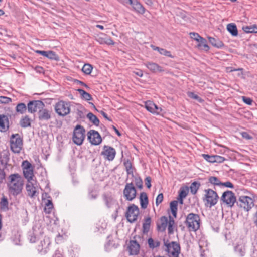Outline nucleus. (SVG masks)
Listing matches in <instances>:
<instances>
[{"label":"nucleus","mask_w":257,"mask_h":257,"mask_svg":"<svg viewBox=\"0 0 257 257\" xmlns=\"http://www.w3.org/2000/svg\"><path fill=\"white\" fill-rule=\"evenodd\" d=\"M24 180L18 173L10 175L7 178V187L8 193L14 196L20 194L23 189Z\"/></svg>","instance_id":"f257e3e1"},{"label":"nucleus","mask_w":257,"mask_h":257,"mask_svg":"<svg viewBox=\"0 0 257 257\" xmlns=\"http://www.w3.org/2000/svg\"><path fill=\"white\" fill-rule=\"evenodd\" d=\"M185 224L189 231L195 232L200 228V219L199 216L197 214L189 213L186 217Z\"/></svg>","instance_id":"f03ea898"},{"label":"nucleus","mask_w":257,"mask_h":257,"mask_svg":"<svg viewBox=\"0 0 257 257\" xmlns=\"http://www.w3.org/2000/svg\"><path fill=\"white\" fill-rule=\"evenodd\" d=\"M203 201L205 205L210 208L217 204L219 200V196L217 192L211 189H205Z\"/></svg>","instance_id":"7ed1b4c3"},{"label":"nucleus","mask_w":257,"mask_h":257,"mask_svg":"<svg viewBox=\"0 0 257 257\" xmlns=\"http://www.w3.org/2000/svg\"><path fill=\"white\" fill-rule=\"evenodd\" d=\"M245 193H249L250 196L242 195L238 199L239 206L243 208L246 211H249L254 206V194L247 191H245Z\"/></svg>","instance_id":"20e7f679"},{"label":"nucleus","mask_w":257,"mask_h":257,"mask_svg":"<svg viewBox=\"0 0 257 257\" xmlns=\"http://www.w3.org/2000/svg\"><path fill=\"white\" fill-rule=\"evenodd\" d=\"M56 113L61 116H65L70 112V103L63 100H60L54 106Z\"/></svg>","instance_id":"39448f33"},{"label":"nucleus","mask_w":257,"mask_h":257,"mask_svg":"<svg viewBox=\"0 0 257 257\" xmlns=\"http://www.w3.org/2000/svg\"><path fill=\"white\" fill-rule=\"evenodd\" d=\"M85 130L80 125H77L73 131L72 141L77 145L82 144L85 139Z\"/></svg>","instance_id":"423d86ee"},{"label":"nucleus","mask_w":257,"mask_h":257,"mask_svg":"<svg viewBox=\"0 0 257 257\" xmlns=\"http://www.w3.org/2000/svg\"><path fill=\"white\" fill-rule=\"evenodd\" d=\"M11 149L15 153H19L21 150L23 143L22 139L18 134H13L11 137Z\"/></svg>","instance_id":"0eeeda50"},{"label":"nucleus","mask_w":257,"mask_h":257,"mask_svg":"<svg viewBox=\"0 0 257 257\" xmlns=\"http://www.w3.org/2000/svg\"><path fill=\"white\" fill-rule=\"evenodd\" d=\"M22 168L24 176L27 181L34 180V167L28 161L25 160L22 162Z\"/></svg>","instance_id":"6e6552de"},{"label":"nucleus","mask_w":257,"mask_h":257,"mask_svg":"<svg viewBox=\"0 0 257 257\" xmlns=\"http://www.w3.org/2000/svg\"><path fill=\"white\" fill-rule=\"evenodd\" d=\"M220 200L228 206L232 207L235 203L236 199L232 191H226L222 194Z\"/></svg>","instance_id":"1a4fd4ad"},{"label":"nucleus","mask_w":257,"mask_h":257,"mask_svg":"<svg viewBox=\"0 0 257 257\" xmlns=\"http://www.w3.org/2000/svg\"><path fill=\"white\" fill-rule=\"evenodd\" d=\"M38 185L35 180L27 181L26 188L28 195L31 198L35 197L39 194Z\"/></svg>","instance_id":"9d476101"},{"label":"nucleus","mask_w":257,"mask_h":257,"mask_svg":"<svg viewBox=\"0 0 257 257\" xmlns=\"http://www.w3.org/2000/svg\"><path fill=\"white\" fill-rule=\"evenodd\" d=\"M166 251L169 257H178L180 252V247L178 243L172 242L166 245Z\"/></svg>","instance_id":"9b49d317"},{"label":"nucleus","mask_w":257,"mask_h":257,"mask_svg":"<svg viewBox=\"0 0 257 257\" xmlns=\"http://www.w3.org/2000/svg\"><path fill=\"white\" fill-rule=\"evenodd\" d=\"M139 213L138 207L134 204L129 206L126 213V217L128 222L133 223L137 220Z\"/></svg>","instance_id":"f8f14e48"},{"label":"nucleus","mask_w":257,"mask_h":257,"mask_svg":"<svg viewBox=\"0 0 257 257\" xmlns=\"http://www.w3.org/2000/svg\"><path fill=\"white\" fill-rule=\"evenodd\" d=\"M123 194L126 200L128 201H132L136 197V190L132 183L126 184L123 190Z\"/></svg>","instance_id":"ddd939ff"},{"label":"nucleus","mask_w":257,"mask_h":257,"mask_svg":"<svg viewBox=\"0 0 257 257\" xmlns=\"http://www.w3.org/2000/svg\"><path fill=\"white\" fill-rule=\"evenodd\" d=\"M44 107V103L40 100L30 101L27 105L28 110L31 113H34L37 111L39 112L41 108Z\"/></svg>","instance_id":"4468645a"},{"label":"nucleus","mask_w":257,"mask_h":257,"mask_svg":"<svg viewBox=\"0 0 257 257\" xmlns=\"http://www.w3.org/2000/svg\"><path fill=\"white\" fill-rule=\"evenodd\" d=\"M88 140L91 144L98 145L102 142L101 137L98 132L94 130H90L87 134Z\"/></svg>","instance_id":"2eb2a0df"},{"label":"nucleus","mask_w":257,"mask_h":257,"mask_svg":"<svg viewBox=\"0 0 257 257\" xmlns=\"http://www.w3.org/2000/svg\"><path fill=\"white\" fill-rule=\"evenodd\" d=\"M51 241L49 237H45L37 247V250L41 254H45L50 250Z\"/></svg>","instance_id":"dca6fc26"},{"label":"nucleus","mask_w":257,"mask_h":257,"mask_svg":"<svg viewBox=\"0 0 257 257\" xmlns=\"http://www.w3.org/2000/svg\"><path fill=\"white\" fill-rule=\"evenodd\" d=\"M103 199L108 208H115L117 212L119 206L113 196L109 194L104 195Z\"/></svg>","instance_id":"f3484780"},{"label":"nucleus","mask_w":257,"mask_h":257,"mask_svg":"<svg viewBox=\"0 0 257 257\" xmlns=\"http://www.w3.org/2000/svg\"><path fill=\"white\" fill-rule=\"evenodd\" d=\"M116 154L115 150L112 147L104 146L103 151L101 152V155L109 161H112L114 159Z\"/></svg>","instance_id":"a211bd4d"},{"label":"nucleus","mask_w":257,"mask_h":257,"mask_svg":"<svg viewBox=\"0 0 257 257\" xmlns=\"http://www.w3.org/2000/svg\"><path fill=\"white\" fill-rule=\"evenodd\" d=\"M145 108L148 111L153 114H159L162 111V108L158 107L151 101H147L145 102Z\"/></svg>","instance_id":"6ab92c4d"},{"label":"nucleus","mask_w":257,"mask_h":257,"mask_svg":"<svg viewBox=\"0 0 257 257\" xmlns=\"http://www.w3.org/2000/svg\"><path fill=\"white\" fill-rule=\"evenodd\" d=\"M235 253L239 256H244L246 252L245 243L243 240H240L234 246Z\"/></svg>","instance_id":"aec40b11"},{"label":"nucleus","mask_w":257,"mask_h":257,"mask_svg":"<svg viewBox=\"0 0 257 257\" xmlns=\"http://www.w3.org/2000/svg\"><path fill=\"white\" fill-rule=\"evenodd\" d=\"M51 118V111L45 108H41L38 112V118L40 120H48Z\"/></svg>","instance_id":"412c9836"},{"label":"nucleus","mask_w":257,"mask_h":257,"mask_svg":"<svg viewBox=\"0 0 257 257\" xmlns=\"http://www.w3.org/2000/svg\"><path fill=\"white\" fill-rule=\"evenodd\" d=\"M202 156L204 159L210 163H222L225 160L223 157L218 155L203 154Z\"/></svg>","instance_id":"4be33fe9"},{"label":"nucleus","mask_w":257,"mask_h":257,"mask_svg":"<svg viewBox=\"0 0 257 257\" xmlns=\"http://www.w3.org/2000/svg\"><path fill=\"white\" fill-rule=\"evenodd\" d=\"M128 249L131 255H136L140 250V245L135 240H131L128 246Z\"/></svg>","instance_id":"5701e85b"},{"label":"nucleus","mask_w":257,"mask_h":257,"mask_svg":"<svg viewBox=\"0 0 257 257\" xmlns=\"http://www.w3.org/2000/svg\"><path fill=\"white\" fill-rule=\"evenodd\" d=\"M144 65L147 67L153 73L160 72L164 71L163 68L159 66L157 63L152 62H147L144 63Z\"/></svg>","instance_id":"b1692460"},{"label":"nucleus","mask_w":257,"mask_h":257,"mask_svg":"<svg viewBox=\"0 0 257 257\" xmlns=\"http://www.w3.org/2000/svg\"><path fill=\"white\" fill-rule=\"evenodd\" d=\"M102 36H99L97 38V41L101 44H106L108 45H113L114 42L112 39L103 34H101Z\"/></svg>","instance_id":"393cba45"},{"label":"nucleus","mask_w":257,"mask_h":257,"mask_svg":"<svg viewBox=\"0 0 257 257\" xmlns=\"http://www.w3.org/2000/svg\"><path fill=\"white\" fill-rule=\"evenodd\" d=\"M128 4L132 5L133 9L137 12L141 14L144 13V8L137 0H130Z\"/></svg>","instance_id":"a878e982"},{"label":"nucleus","mask_w":257,"mask_h":257,"mask_svg":"<svg viewBox=\"0 0 257 257\" xmlns=\"http://www.w3.org/2000/svg\"><path fill=\"white\" fill-rule=\"evenodd\" d=\"M9 128V119L7 116L0 115V131L6 132Z\"/></svg>","instance_id":"bb28decb"},{"label":"nucleus","mask_w":257,"mask_h":257,"mask_svg":"<svg viewBox=\"0 0 257 257\" xmlns=\"http://www.w3.org/2000/svg\"><path fill=\"white\" fill-rule=\"evenodd\" d=\"M168 224V218L166 216L161 217L159 222L157 223V228L160 231H164Z\"/></svg>","instance_id":"cd10ccee"},{"label":"nucleus","mask_w":257,"mask_h":257,"mask_svg":"<svg viewBox=\"0 0 257 257\" xmlns=\"http://www.w3.org/2000/svg\"><path fill=\"white\" fill-rule=\"evenodd\" d=\"M43 202L45 203L44 211L46 213H50L53 209L52 200L42 198Z\"/></svg>","instance_id":"c85d7f7f"},{"label":"nucleus","mask_w":257,"mask_h":257,"mask_svg":"<svg viewBox=\"0 0 257 257\" xmlns=\"http://www.w3.org/2000/svg\"><path fill=\"white\" fill-rule=\"evenodd\" d=\"M197 42L198 43L197 44V47L199 49L206 51L209 49V47L207 44V41L204 38L201 37Z\"/></svg>","instance_id":"c756f323"},{"label":"nucleus","mask_w":257,"mask_h":257,"mask_svg":"<svg viewBox=\"0 0 257 257\" xmlns=\"http://www.w3.org/2000/svg\"><path fill=\"white\" fill-rule=\"evenodd\" d=\"M140 201L142 208L146 209L148 204V196L146 193L142 192L140 194Z\"/></svg>","instance_id":"7c9ffc66"},{"label":"nucleus","mask_w":257,"mask_h":257,"mask_svg":"<svg viewBox=\"0 0 257 257\" xmlns=\"http://www.w3.org/2000/svg\"><path fill=\"white\" fill-rule=\"evenodd\" d=\"M208 40L210 43L214 46L218 48H221L223 47V43L219 39H215L213 37H208Z\"/></svg>","instance_id":"2f4dec72"},{"label":"nucleus","mask_w":257,"mask_h":257,"mask_svg":"<svg viewBox=\"0 0 257 257\" xmlns=\"http://www.w3.org/2000/svg\"><path fill=\"white\" fill-rule=\"evenodd\" d=\"M9 202L8 199L5 196H3L0 201V209L1 210L6 211L9 209Z\"/></svg>","instance_id":"473e14b6"},{"label":"nucleus","mask_w":257,"mask_h":257,"mask_svg":"<svg viewBox=\"0 0 257 257\" xmlns=\"http://www.w3.org/2000/svg\"><path fill=\"white\" fill-rule=\"evenodd\" d=\"M227 31L233 36H236L238 35V31L236 26L234 23H230L227 25Z\"/></svg>","instance_id":"72a5a7b5"},{"label":"nucleus","mask_w":257,"mask_h":257,"mask_svg":"<svg viewBox=\"0 0 257 257\" xmlns=\"http://www.w3.org/2000/svg\"><path fill=\"white\" fill-rule=\"evenodd\" d=\"M39 233H41V231L38 232L35 228H33V231L31 232L29 235V239L31 243H35L38 239L39 235Z\"/></svg>","instance_id":"f704fd0d"},{"label":"nucleus","mask_w":257,"mask_h":257,"mask_svg":"<svg viewBox=\"0 0 257 257\" xmlns=\"http://www.w3.org/2000/svg\"><path fill=\"white\" fill-rule=\"evenodd\" d=\"M178 201H173L170 203V207L173 216L175 218L177 215V212L178 209Z\"/></svg>","instance_id":"c9c22d12"},{"label":"nucleus","mask_w":257,"mask_h":257,"mask_svg":"<svg viewBox=\"0 0 257 257\" xmlns=\"http://www.w3.org/2000/svg\"><path fill=\"white\" fill-rule=\"evenodd\" d=\"M243 31L247 33H257V25H252L247 26L242 28Z\"/></svg>","instance_id":"e433bc0d"},{"label":"nucleus","mask_w":257,"mask_h":257,"mask_svg":"<svg viewBox=\"0 0 257 257\" xmlns=\"http://www.w3.org/2000/svg\"><path fill=\"white\" fill-rule=\"evenodd\" d=\"M87 117L93 124L98 126L99 124V120L98 118L92 113L89 112L87 115Z\"/></svg>","instance_id":"4c0bfd02"},{"label":"nucleus","mask_w":257,"mask_h":257,"mask_svg":"<svg viewBox=\"0 0 257 257\" xmlns=\"http://www.w3.org/2000/svg\"><path fill=\"white\" fill-rule=\"evenodd\" d=\"M203 240H200L199 242V245L200 250V255L201 257H205L206 253L205 252L208 251V249L207 248V244L206 243V246H204V244H205Z\"/></svg>","instance_id":"58836bf2"},{"label":"nucleus","mask_w":257,"mask_h":257,"mask_svg":"<svg viewBox=\"0 0 257 257\" xmlns=\"http://www.w3.org/2000/svg\"><path fill=\"white\" fill-rule=\"evenodd\" d=\"M77 91L79 92V94L81 95L82 98L85 100L88 101L92 99L91 95L81 89H78Z\"/></svg>","instance_id":"ea45409f"},{"label":"nucleus","mask_w":257,"mask_h":257,"mask_svg":"<svg viewBox=\"0 0 257 257\" xmlns=\"http://www.w3.org/2000/svg\"><path fill=\"white\" fill-rule=\"evenodd\" d=\"M20 125L22 127H27L30 126V119L28 116H25L20 120Z\"/></svg>","instance_id":"a19ab883"},{"label":"nucleus","mask_w":257,"mask_h":257,"mask_svg":"<svg viewBox=\"0 0 257 257\" xmlns=\"http://www.w3.org/2000/svg\"><path fill=\"white\" fill-rule=\"evenodd\" d=\"M208 182L214 186H221L222 182L220 180L216 177L211 176L208 178Z\"/></svg>","instance_id":"79ce46f5"},{"label":"nucleus","mask_w":257,"mask_h":257,"mask_svg":"<svg viewBox=\"0 0 257 257\" xmlns=\"http://www.w3.org/2000/svg\"><path fill=\"white\" fill-rule=\"evenodd\" d=\"M16 110L18 113L23 114L25 112H26L27 107L24 103H20L17 105Z\"/></svg>","instance_id":"37998d69"},{"label":"nucleus","mask_w":257,"mask_h":257,"mask_svg":"<svg viewBox=\"0 0 257 257\" xmlns=\"http://www.w3.org/2000/svg\"><path fill=\"white\" fill-rule=\"evenodd\" d=\"M151 224V218L148 217L145 219V222L143 225V232L144 233H147L150 227Z\"/></svg>","instance_id":"c03bdc74"},{"label":"nucleus","mask_w":257,"mask_h":257,"mask_svg":"<svg viewBox=\"0 0 257 257\" xmlns=\"http://www.w3.org/2000/svg\"><path fill=\"white\" fill-rule=\"evenodd\" d=\"M200 183H198V182H193L191 185V186H190V190H191V192L193 194H195L199 187H200Z\"/></svg>","instance_id":"a18cd8bd"},{"label":"nucleus","mask_w":257,"mask_h":257,"mask_svg":"<svg viewBox=\"0 0 257 257\" xmlns=\"http://www.w3.org/2000/svg\"><path fill=\"white\" fill-rule=\"evenodd\" d=\"M92 66L89 64H85L83 65L82 70L86 74H90L92 70Z\"/></svg>","instance_id":"49530a36"},{"label":"nucleus","mask_w":257,"mask_h":257,"mask_svg":"<svg viewBox=\"0 0 257 257\" xmlns=\"http://www.w3.org/2000/svg\"><path fill=\"white\" fill-rule=\"evenodd\" d=\"M47 58L52 60H58V55L52 51H48L47 52Z\"/></svg>","instance_id":"de8ad7c7"},{"label":"nucleus","mask_w":257,"mask_h":257,"mask_svg":"<svg viewBox=\"0 0 257 257\" xmlns=\"http://www.w3.org/2000/svg\"><path fill=\"white\" fill-rule=\"evenodd\" d=\"M148 243L150 248H154L159 245V243L158 241H154V240L150 238L148 240Z\"/></svg>","instance_id":"09e8293b"},{"label":"nucleus","mask_w":257,"mask_h":257,"mask_svg":"<svg viewBox=\"0 0 257 257\" xmlns=\"http://www.w3.org/2000/svg\"><path fill=\"white\" fill-rule=\"evenodd\" d=\"M188 96L190 98L196 100L199 102H202L203 101V100L199 96L193 92H189L188 93Z\"/></svg>","instance_id":"8fccbe9b"},{"label":"nucleus","mask_w":257,"mask_h":257,"mask_svg":"<svg viewBox=\"0 0 257 257\" xmlns=\"http://www.w3.org/2000/svg\"><path fill=\"white\" fill-rule=\"evenodd\" d=\"M159 53L161 55H164L165 56L170 57V58H173V56L172 55L171 52L169 51H168L165 49L161 48V50H160Z\"/></svg>","instance_id":"3c124183"},{"label":"nucleus","mask_w":257,"mask_h":257,"mask_svg":"<svg viewBox=\"0 0 257 257\" xmlns=\"http://www.w3.org/2000/svg\"><path fill=\"white\" fill-rule=\"evenodd\" d=\"M15 237H12V240L15 244L18 245L20 242V234L18 232H15Z\"/></svg>","instance_id":"603ef678"},{"label":"nucleus","mask_w":257,"mask_h":257,"mask_svg":"<svg viewBox=\"0 0 257 257\" xmlns=\"http://www.w3.org/2000/svg\"><path fill=\"white\" fill-rule=\"evenodd\" d=\"M186 191L183 189L180 190L179 192L180 202L181 204L183 203V199L185 198L187 196Z\"/></svg>","instance_id":"864d4df0"},{"label":"nucleus","mask_w":257,"mask_h":257,"mask_svg":"<svg viewBox=\"0 0 257 257\" xmlns=\"http://www.w3.org/2000/svg\"><path fill=\"white\" fill-rule=\"evenodd\" d=\"M125 167L126 169V171L127 174H133V170L132 167V165L130 162H127L125 163Z\"/></svg>","instance_id":"5fc2aeb1"},{"label":"nucleus","mask_w":257,"mask_h":257,"mask_svg":"<svg viewBox=\"0 0 257 257\" xmlns=\"http://www.w3.org/2000/svg\"><path fill=\"white\" fill-rule=\"evenodd\" d=\"M163 200V195L162 193L159 194L156 197V205L158 206L159 204H160Z\"/></svg>","instance_id":"6e6d98bb"},{"label":"nucleus","mask_w":257,"mask_h":257,"mask_svg":"<svg viewBox=\"0 0 257 257\" xmlns=\"http://www.w3.org/2000/svg\"><path fill=\"white\" fill-rule=\"evenodd\" d=\"M11 101V99L5 96H0V102L2 103H8Z\"/></svg>","instance_id":"4d7b16f0"},{"label":"nucleus","mask_w":257,"mask_h":257,"mask_svg":"<svg viewBox=\"0 0 257 257\" xmlns=\"http://www.w3.org/2000/svg\"><path fill=\"white\" fill-rule=\"evenodd\" d=\"M190 37L197 41L201 37L198 33L191 32L190 33Z\"/></svg>","instance_id":"13d9d810"},{"label":"nucleus","mask_w":257,"mask_h":257,"mask_svg":"<svg viewBox=\"0 0 257 257\" xmlns=\"http://www.w3.org/2000/svg\"><path fill=\"white\" fill-rule=\"evenodd\" d=\"M135 184L137 187H138L140 189L142 188L143 181L140 178H137L135 179Z\"/></svg>","instance_id":"bf43d9fd"},{"label":"nucleus","mask_w":257,"mask_h":257,"mask_svg":"<svg viewBox=\"0 0 257 257\" xmlns=\"http://www.w3.org/2000/svg\"><path fill=\"white\" fill-rule=\"evenodd\" d=\"M242 98L243 101L245 103H246V104H248V105H251V104L252 103V100L251 98H250L249 97H245V96H242Z\"/></svg>","instance_id":"052dcab7"},{"label":"nucleus","mask_w":257,"mask_h":257,"mask_svg":"<svg viewBox=\"0 0 257 257\" xmlns=\"http://www.w3.org/2000/svg\"><path fill=\"white\" fill-rule=\"evenodd\" d=\"M221 186H224L225 187H227V188H233L234 187L233 184L229 181H227L224 183H222V184H221Z\"/></svg>","instance_id":"680f3d73"},{"label":"nucleus","mask_w":257,"mask_h":257,"mask_svg":"<svg viewBox=\"0 0 257 257\" xmlns=\"http://www.w3.org/2000/svg\"><path fill=\"white\" fill-rule=\"evenodd\" d=\"M242 137L247 140H250L252 139V137L247 132H243L241 133Z\"/></svg>","instance_id":"e2e57ef3"},{"label":"nucleus","mask_w":257,"mask_h":257,"mask_svg":"<svg viewBox=\"0 0 257 257\" xmlns=\"http://www.w3.org/2000/svg\"><path fill=\"white\" fill-rule=\"evenodd\" d=\"M145 184L148 188L151 187V178L150 177H147L145 179Z\"/></svg>","instance_id":"0e129e2a"},{"label":"nucleus","mask_w":257,"mask_h":257,"mask_svg":"<svg viewBox=\"0 0 257 257\" xmlns=\"http://www.w3.org/2000/svg\"><path fill=\"white\" fill-rule=\"evenodd\" d=\"M35 52L37 54H40L44 57H47L48 51H42V50H36V51H35Z\"/></svg>","instance_id":"69168bd1"},{"label":"nucleus","mask_w":257,"mask_h":257,"mask_svg":"<svg viewBox=\"0 0 257 257\" xmlns=\"http://www.w3.org/2000/svg\"><path fill=\"white\" fill-rule=\"evenodd\" d=\"M53 257H64L61 251L59 250L55 251Z\"/></svg>","instance_id":"338daca9"},{"label":"nucleus","mask_w":257,"mask_h":257,"mask_svg":"<svg viewBox=\"0 0 257 257\" xmlns=\"http://www.w3.org/2000/svg\"><path fill=\"white\" fill-rule=\"evenodd\" d=\"M174 223H175V222H174V219L170 216L169 217V220L168 219L167 225L174 226Z\"/></svg>","instance_id":"774afa93"}]
</instances>
